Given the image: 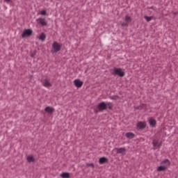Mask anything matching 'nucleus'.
Listing matches in <instances>:
<instances>
[{
    "label": "nucleus",
    "instance_id": "f257e3e1",
    "mask_svg": "<svg viewBox=\"0 0 178 178\" xmlns=\"http://www.w3.org/2000/svg\"><path fill=\"white\" fill-rule=\"evenodd\" d=\"M113 107V104L111 102L105 103L104 102L99 103L97 106V108L99 109V111H105L108 108L112 109Z\"/></svg>",
    "mask_w": 178,
    "mask_h": 178
},
{
    "label": "nucleus",
    "instance_id": "f03ea898",
    "mask_svg": "<svg viewBox=\"0 0 178 178\" xmlns=\"http://www.w3.org/2000/svg\"><path fill=\"white\" fill-rule=\"evenodd\" d=\"M160 166L157 168V172H163L168 169V166L170 165V161L165 159L161 161Z\"/></svg>",
    "mask_w": 178,
    "mask_h": 178
},
{
    "label": "nucleus",
    "instance_id": "7ed1b4c3",
    "mask_svg": "<svg viewBox=\"0 0 178 178\" xmlns=\"http://www.w3.org/2000/svg\"><path fill=\"white\" fill-rule=\"evenodd\" d=\"M112 74L113 76H119V77H123L124 76L125 74L124 70L122 68L114 67L113 70Z\"/></svg>",
    "mask_w": 178,
    "mask_h": 178
},
{
    "label": "nucleus",
    "instance_id": "20e7f679",
    "mask_svg": "<svg viewBox=\"0 0 178 178\" xmlns=\"http://www.w3.org/2000/svg\"><path fill=\"white\" fill-rule=\"evenodd\" d=\"M62 49V44L58 43L56 41H54L52 44V50L51 52L53 54H56L57 52H59L60 49Z\"/></svg>",
    "mask_w": 178,
    "mask_h": 178
},
{
    "label": "nucleus",
    "instance_id": "39448f33",
    "mask_svg": "<svg viewBox=\"0 0 178 178\" xmlns=\"http://www.w3.org/2000/svg\"><path fill=\"white\" fill-rule=\"evenodd\" d=\"M33 35V30L31 29H25L24 30L22 37V38H26V37H30V35Z\"/></svg>",
    "mask_w": 178,
    "mask_h": 178
},
{
    "label": "nucleus",
    "instance_id": "423d86ee",
    "mask_svg": "<svg viewBox=\"0 0 178 178\" xmlns=\"http://www.w3.org/2000/svg\"><path fill=\"white\" fill-rule=\"evenodd\" d=\"M125 22H122L121 23V25L122 26H129V23H131V17H130V16H129V15H126L125 16Z\"/></svg>",
    "mask_w": 178,
    "mask_h": 178
},
{
    "label": "nucleus",
    "instance_id": "0eeeda50",
    "mask_svg": "<svg viewBox=\"0 0 178 178\" xmlns=\"http://www.w3.org/2000/svg\"><path fill=\"white\" fill-rule=\"evenodd\" d=\"M136 127H138V129H139L140 130H143L144 129H145V127H147V123H145V122H138L137 123Z\"/></svg>",
    "mask_w": 178,
    "mask_h": 178
},
{
    "label": "nucleus",
    "instance_id": "6e6552de",
    "mask_svg": "<svg viewBox=\"0 0 178 178\" xmlns=\"http://www.w3.org/2000/svg\"><path fill=\"white\" fill-rule=\"evenodd\" d=\"M74 84L75 87H76L77 88H81V87L83 86V81H81L80 79H75L74 81Z\"/></svg>",
    "mask_w": 178,
    "mask_h": 178
},
{
    "label": "nucleus",
    "instance_id": "1a4fd4ad",
    "mask_svg": "<svg viewBox=\"0 0 178 178\" xmlns=\"http://www.w3.org/2000/svg\"><path fill=\"white\" fill-rule=\"evenodd\" d=\"M114 149L117 151V154H122V155H124L126 154V149L124 147H115L114 148Z\"/></svg>",
    "mask_w": 178,
    "mask_h": 178
},
{
    "label": "nucleus",
    "instance_id": "9d476101",
    "mask_svg": "<svg viewBox=\"0 0 178 178\" xmlns=\"http://www.w3.org/2000/svg\"><path fill=\"white\" fill-rule=\"evenodd\" d=\"M42 84L44 87H47V88L52 86V83H51V81H49V79H44L42 81Z\"/></svg>",
    "mask_w": 178,
    "mask_h": 178
},
{
    "label": "nucleus",
    "instance_id": "9b49d317",
    "mask_svg": "<svg viewBox=\"0 0 178 178\" xmlns=\"http://www.w3.org/2000/svg\"><path fill=\"white\" fill-rule=\"evenodd\" d=\"M149 124L152 127H155V126H156V120H155V119H154L153 118H150L149 119Z\"/></svg>",
    "mask_w": 178,
    "mask_h": 178
},
{
    "label": "nucleus",
    "instance_id": "f8f14e48",
    "mask_svg": "<svg viewBox=\"0 0 178 178\" xmlns=\"http://www.w3.org/2000/svg\"><path fill=\"white\" fill-rule=\"evenodd\" d=\"M45 112H47V113H54V112H55V108H54L51 106H47L44 108Z\"/></svg>",
    "mask_w": 178,
    "mask_h": 178
},
{
    "label": "nucleus",
    "instance_id": "ddd939ff",
    "mask_svg": "<svg viewBox=\"0 0 178 178\" xmlns=\"http://www.w3.org/2000/svg\"><path fill=\"white\" fill-rule=\"evenodd\" d=\"M36 20H37V22L40 23V24H42V26H47V21L44 18H38Z\"/></svg>",
    "mask_w": 178,
    "mask_h": 178
},
{
    "label": "nucleus",
    "instance_id": "4468645a",
    "mask_svg": "<svg viewBox=\"0 0 178 178\" xmlns=\"http://www.w3.org/2000/svg\"><path fill=\"white\" fill-rule=\"evenodd\" d=\"M99 162L101 165H102L103 163H106V162H108V159L106 157H101L99 159Z\"/></svg>",
    "mask_w": 178,
    "mask_h": 178
},
{
    "label": "nucleus",
    "instance_id": "2eb2a0df",
    "mask_svg": "<svg viewBox=\"0 0 178 178\" xmlns=\"http://www.w3.org/2000/svg\"><path fill=\"white\" fill-rule=\"evenodd\" d=\"M152 144H153V147H161V145H162V144L159 141H158L156 140H154L152 141Z\"/></svg>",
    "mask_w": 178,
    "mask_h": 178
},
{
    "label": "nucleus",
    "instance_id": "dca6fc26",
    "mask_svg": "<svg viewBox=\"0 0 178 178\" xmlns=\"http://www.w3.org/2000/svg\"><path fill=\"white\" fill-rule=\"evenodd\" d=\"M127 138H129V139H131V138H134V134L133 132H127L126 134H125Z\"/></svg>",
    "mask_w": 178,
    "mask_h": 178
},
{
    "label": "nucleus",
    "instance_id": "f3484780",
    "mask_svg": "<svg viewBox=\"0 0 178 178\" xmlns=\"http://www.w3.org/2000/svg\"><path fill=\"white\" fill-rule=\"evenodd\" d=\"M45 38H47V35H45V33H42L39 36V40L40 41H45Z\"/></svg>",
    "mask_w": 178,
    "mask_h": 178
},
{
    "label": "nucleus",
    "instance_id": "a211bd4d",
    "mask_svg": "<svg viewBox=\"0 0 178 178\" xmlns=\"http://www.w3.org/2000/svg\"><path fill=\"white\" fill-rule=\"evenodd\" d=\"M60 177L63 178H69V177H70V173L63 172L62 174H60Z\"/></svg>",
    "mask_w": 178,
    "mask_h": 178
},
{
    "label": "nucleus",
    "instance_id": "6ab92c4d",
    "mask_svg": "<svg viewBox=\"0 0 178 178\" xmlns=\"http://www.w3.org/2000/svg\"><path fill=\"white\" fill-rule=\"evenodd\" d=\"M28 162H34V161H35V159H34V156H31V155H29L27 156L26 158Z\"/></svg>",
    "mask_w": 178,
    "mask_h": 178
},
{
    "label": "nucleus",
    "instance_id": "aec40b11",
    "mask_svg": "<svg viewBox=\"0 0 178 178\" xmlns=\"http://www.w3.org/2000/svg\"><path fill=\"white\" fill-rule=\"evenodd\" d=\"M144 19H145L146 22H151L154 19V17L145 16Z\"/></svg>",
    "mask_w": 178,
    "mask_h": 178
},
{
    "label": "nucleus",
    "instance_id": "412c9836",
    "mask_svg": "<svg viewBox=\"0 0 178 178\" xmlns=\"http://www.w3.org/2000/svg\"><path fill=\"white\" fill-rule=\"evenodd\" d=\"M41 16H45L47 15V10H42L40 11Z\"/></svg>",
    "mask_w": 178,
    "mask_h": 178
},
{
    "label": "nucleus",
    "instance_id": "4be33fe9",
    "mask_svg": "<svg viewBox=\"0 0 178 178\" xmlns=\"http://www.w3.org/2000/svg\"><path fill=\"white\" fill-rule=\"evenodd\" d=\"M86 166H89L90 168H94V163H87Z\"/></svg>",
    "mask_w": 178,
    "mask_h": 178
},
{
    "label": "nucleus",
    "instance_id": "5701e85b",
    "mask_svg": "<svg viewBox=\"0 0 178 178\" xmlns=\"http://www.w3.org/2000/svg\"><path fill=\"white\" fill-rule=\"evenodd\" d=\"M5 2H6V3H9V2H10V0H4Z\"/></svg>",
    "mask_w": 178,
    "mask_h": 178
},
{
    "label": "nucleus",
    "instance_id": "b1692460",
    "mask_svg": "<svg viewBox=\"0 0 178 178\" xmlns=\"http://www.w3.org/2000/svg\"><path fill=\"white\" fill-rule=\"evenodd\" d=\"M34 55H35V53L31 54V58H34Z\"/></svg>",
    "mask_w": 178,
    "mask_h": 178
},
{
    "label": "nucleus",
    "instance_id": "393cba45",
    "mask_svg": "<svg viewBox=\"0 0 178 178\" xmlns=\"http://www.w3.org/2000/svg\"><path fill=\"white\" fill-rule=\"evenodd\" d=\"M136 109H140V107H138H138H136Z\"/></svg>",
    "mask_w": 178,
    "mask_h": 178
}]
</instances>
